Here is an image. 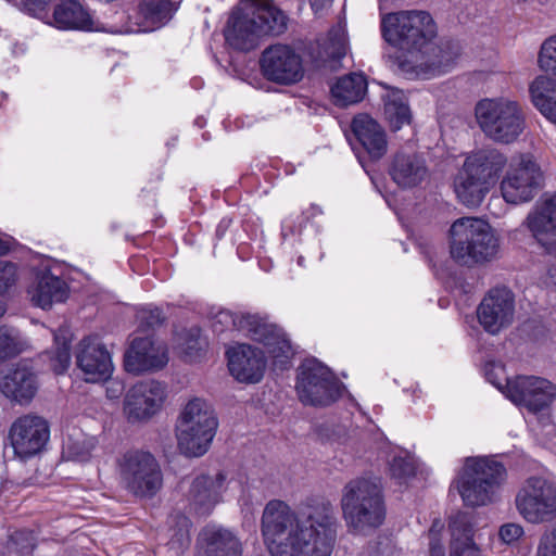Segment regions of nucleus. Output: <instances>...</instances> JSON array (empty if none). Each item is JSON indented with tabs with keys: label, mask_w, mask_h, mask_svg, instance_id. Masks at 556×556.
Masks as SVG:
<instances>
[{
	"label": "nucleus",
	"mask_w": 556,
	"mask_h": 556,
	"mask_svg": "<svg viewBox=\"0 0 556 556\" xmlns=\"http://www.w3.org/2000/svg\"><path fill=\"white\" fill-rule=\"evenodd\" d=\"M338 528L329 502L298 514L287 503L273 500L262 516V534L271 556H330Z\"/></svg>",
	"instance_id": "nucleus-1"
},
{
	"label": "nucleus",
	"mask_w": 556,
	"mask_h": 556,
	"mask_svg": "<svg viewBox=\"0 0 556 556\" xmlns=\"http://www.w3.org/2000/svg\"><path fill=\"white\" fill-rule=\"evenodd\" d=\"M288 16L273 0H241L231 11L224 36L235 50H254L263 37L279 36L288 28Z\"/></svg>",
	"instance_id": "nucleus-2"
},
{
	"label": "nucleus",
	"mask_w": 556,
	"mask_h": 556,
	"mask_svg": "<svg viewBox=\"0 0 556 556\" xmlns=\"http://www.w3.org/2000/svg\"><path fill=\"white\" fill-rule=\"evenodd\" d=\"M506 165V155L495 148L469 154L453 179L457 200L469 208L480 206Z\"/></svg>",
	"instance_id": "nucleus-3"
},
{
	"label": "nucleus",
	"mask_w": 556,
	"mask_h": 556,
	"mask_svg": "<svg viewBox=\"0 0 556 556\" xmlns=\"http://www.w3.org/2000/svg\"><path fill=\"white\" fill-rule=\"evenodd\" d=\"M500 241L489 223L477 217L456 219L450 228V254L452 260L466 267L493 261L498 253Z\"/></svg>",
	"instance_id": "nucleus-4"
},
{
	"label": "nucleus",
	"mask_w": 556,
	"mask_h": 556,
	"mask_svg": "<svg viewBox=\"0 0 556 556\" xmlns=\"http://www.w3.org/2000/svg\"><path fill=\"white\" fill-rule=\"evenodd\" d=\"M341 508L348 527L355 532L381 526L386 505L380 481L356 478L348 482L342 490Z\"/></svg>",
	"instance_id": "nucleus-5"
},
{
	"label": "nucleus",
	"mask_w": 556,
	"mask_h": 556,
	"mask_svg": "<svg viewBox=\"0 0 556 556\" xmlns=\"http://www.w3.org/2000/svg\"><path fill=\"white\" fill-rule=\"evenodd\" d=\"M218 420L211 404L201 397L189 400L176 425L178 448L188 457L204 455L216 434Z\"/></svg>",
	"instance_id": "nucleus-6"
},
{
	"label": "nucleus",
	"mask_w": 556,
	"mask_h": 556,
	"mask_svg": "<svg viewBox=\"0 0 556 556\" xmlns=\"http://www.w3.org/2000/svg\"><path fill=\"white\" fill-rule=\"evenodd\" d=\"M475 115L485 137L497 143H513L526 129V114L522 105L505 97L478 101Z\"/></svg>",
	"instance_id": "nucleus-7"
},
{
	"label": "nucleus",
	"mask_w": 556,
	"mask_h": 556,
	"mask_svg": "<svg viewBox=\"0 0 556 556\" xmlns=\"http://www.w3.org/2000/svg\"><path fill=\"white\" fill-rule=\"evenodd\" d=\"M505 466L491 457L467 458L457 489L467 506L478 507L492 503L505 483Z\"/></svg>",
	"instance_id": "nucleus-8"
},
{
	"label": "nucleus",
	"mask_w": 556,
	"mask_h": 556,
	"mask_svg": "<svg viewBox=\"0 0 556 556\" xmlns=\"http://www.w3.org/2000/svg\"><path fill=\"white\" fill-rule=\"evenodd\" d=\"M382 37L409 53L422 52L437 36V25L426 11L389 13L381 21Z\"/></svg>",
	"instance_id": "nucleus-9"
},
{
	"label": "nucleus",
	"mask_w": 556,
	"mask_h": 556,
	"mask_svg": "<svg viewBox=\"0 0 556 556\" xmlns=\"http://www.w3.org/2000/svg\"><path fill=\"white\" fill-rule=\"evenodd\" d=\"M216 320L226 325L230 323L238 331L262 343L276 364L285 365L293 355L291 342L285 331L258 315L220 311Z\"/></svg>",
	"instance_id": "nucleus-10"
},
{
	"label": "nucleus",
	"mask_w": 556,
	"mask_h": 556,
	"mask_svg": "<svg viewBox=\"0 0 556 556\" xmlns=\"http://www.w3.org/2000/svg\"><path fill=\"white\" fill-rule=\"evenodd\" d=\"M118 469L126 490L137 497L151 498L163 485L161 466L150 452L127 451L118 459Z\"/></svg>",
	"instance_id": "nucleus-11"
},
{
	"label": "nucleus",
	"mask_w": 556,
	"mask_h": 556,
	"mask_svg": "<svg viewBox=\"0 0 556 556\" xmlns=\"http://www.w3.org/2000/svg\"><path fill=\"white\" fill-rule=\"evenodd\" d=\"M519 515L530 523H543L556 517V482L542 476L527 478L515 496Z\"/></svg>",
	"instance_id": "nucleus-12"
},
{
	"label": "nucleus",
	"mask_w": 556,
	"mask_h": 556,
	"mask_svg": "<svg viewBox=\"0 0 556 556\" xmlns=\"http://www.w3.org/2000/svg\"><path fill=\"white\" fill-rule=\"evenodd\" d=\"M295 389L305 405L328 406L340 396L338 380L329 368L316 359H306L301 364Z\"/></svg>",
	"instance_id": "nucleus-13"
},
{
	"label": "nucleus",
	"mask_w": 556,
	"mask_h": 556,
	"mask_svg": "<svg viewBox=\"0 0 556 556\" xmlns=\"http://www.w3.org/2000/svg\"><path fill=\"white\" fill-rule=\"evenodd\" d=\"M489 381L515 404L536 413L546 408L556 396V387L547 379L535 376H518L507 379L506 384L492 379V374L486 372Z\"/></svg>",
	"instance_id": "nucleus-14"
},
{
	"label": "nucleus",
	"mask_w": 556,
	"mask_h": 556,
	"mask_svg": "<svg viewBox=\"0 0 556 556\" xmlns=\"http://www.w3.org/2000/svg\"><path fill=\"white\" fill-rule=\"evenodd\" d=\"M260 66L263 76L280 86H291L304 77L302 55L291 46L275 43L267 47L261 55Z\"/></svg>",
	"instance_id": "nucleus-15"
},
{
	"label": "nucleus",
	"mask_w": 556,
	"mask_h": 556,
	"mask_svg": "<svg viewBox=\"0 0 556 556\" xmlns=\"http://www.w3.org/2000/svg\"><path fill=\"white\" fill-rule=\"evenodd\" d=\"M543 185V173L530 155H521L510 163L501 191L507 203L519 204L534 198Z\"/></svg>",
	"instance_id": "nucleus-16"
},
{
	"label": "nucleus",
	"mask_w": 556,
	"mask_h": 556,
	"mask_svg": "<svg viewBox=\"0 0 556 556\" xmlns=\"http://www.w3.org/2000/svg\"><path fill=\"white\" fill-rule=\"evenodd\" d=\"M8 438L14 455L27 460L45 450L50 439V427L45 418L26 414L12 422Z\"/></svg>",
	"instance_id": "nucleus-17"
},
{
	"label": "nucleus",
	"mask_w": 556,
	"mask_h": 556,
	"mask_svg": "<svg viewBox=\"0 0 556 556\" xmlns=\"http://www.w3.org/2000/svg\"><path fill=\"white\" fill-rule=\"evenodd\" d=\"M515 295L505 287L491 289L477 308L479 324L490 334H497L514 320Z\"/></svg>",
	"instance_id": "nucleus-18"
},
{
	"label": "nucleus",
	"mask_w": 556,
	"mask_h": 556,
	"mask_svg": "<svg viewBox=\"0 0 556 556\" xmlns=\"http://www.w3.org/2000/svg\"><path fill=\"white\" fill-rule=\"evenodd\" d=\"M165 400V389L155 380L136 383L126 394L124 413L130 422L146 421L155 415Z\"/></svg>",
	"instance_id": "nucleus-19"
},
{
	"label": "nucleus",
	"mask_w": 556,
	"mask_h": 556,
	"mask_svg": "<svg viewBox=\"0 0 556 556\" xmlns=\"http://www.w3.org/2000/svg\"><path fill=\"white\" fill-rule=\"evenodd\" d=\"M230 375L239 382L257 383L266 369L264 352L247 343H238L226 351Z\"/></svg>",
	"instance_id": "nucleus-20"
},
{
	"label": "nucleus",
	"mask_w": 556,
	"mask_h": 556,
	"mask_svg": "<svg viewBox=\"0 0 556 556\" xmlns=\"http://www.w3.org/2000/svg\"><path fill=\"white\" fill-rule=\"evenodd\" d=\"M526 223L544 251L556 257V194L542 197Z\"/></svg>",
	"instance_id": "nucleus-21"
},
{
	"label": "nucleus",
	"mask_w": 556,
	"mask_h": 556,
	"mask_svg": "<svg viewBox=\"0 0 556 556\" xmlns=\"http://www.w3.org/2000/svg\"><path fill=\"white\" fill-rule=\"evenodd\" d=\"M39 383L34 369L26 363L0 371V392L13 403L29 404L38 392Z\"/></svg>",
	"instance_id": "nucleus-22"
},
{
	"label": "nucleus",
	"mask_w": 556,
	"mask_h": 556,
	"mask_svg": "<svg viewBox=\"0 0 556 556\" xmlns=\"http://www.w3.org/2000/svg\"><path fill=\"white\" fill-rule=\"evenodd\" d=\"M168 362L167 349L150 338H136L125 353V369L131 374H142L162 369Z\"/></svg>",
	"instance_id": "nucleus-23"
},
{
	"label": "nucleus",
	"mask_w": 556,
	"mask_h": 556,
	"mask_svg": "<svg viewBox=\"0 0 556 556\" xmlns=\"http://www.w3.org/2000/svg\"><path fill=\"white\" fill-rule=\"evenodd\" d=\"M76 364L87 382L108 380L113 370L110 353L96 338H85L80 341Z\"/></svg>",
	"instance_id": "nucleus-24"
},
{
	"label": "nucleus",
	"mask_w": 556,
	"mask_h": 556,
	"mask_svg": "<svg viewBox=\"0 0 556 556\" xmlns=\"http://www.w3.org/2000/svg\"><path fill=\"white\" fill-rule=\"evenodd\" d=\"M389 174L401 188L419 186L429 175L426 160L416 152H397L392 159Z\"/></svg>",
	"instance_id": "nucleus-25"
},
{
	"label": "nucleus",
	"mask_w": 556,
	"mask_h": 556,
	"mask_svg": "<svg viewBox=\"0 0 556 556\" xmlns=\"http://www.w3.org/2000/svg\"><path fill=\"white\" fill-rule=\"evenodd\" d=\"M201 549L197 556H241L242 544L230 530L207 525L199 534Z\"/></svg>",
	"instance_id": "nucleus-26"
},
{
	"label": "nucleus",
	"mask_w": 556,
	"mask_h": 556,
	"mask_svg": "<svg viewBox=\"0 0 556 556\" xmlns=\"http://www.w3.org/2000/svg\"><path fill=\"white\" fill-rule=\"evenodd\" d=\"M225 481L226 476L223 472H218L214 478L202 475L193 480L189 502L195 514L206 516L213 510L220 501Z\"/></svg>",
	"instance_id": "nucleus-27"
},
{
	"label": "nucleus",
	"mask_w": 556,
	"mask_h": 556,
	"mask_svg": "<svg viewBox=\"0 0 556 556\" xmlns=\"http://www.w3.org/2000/svg\"><path fill=\"white\" fill-rule=\"evenodd\" d=\"M54 25L59 29H77V30H110L97 21L77 0H60L53 12Z\"/></svg>",
	"instance_id": "nucleus-28"
},
{
	"label": "nucleus",
	"mask_w": 556,
	"mask_h": 556,
	"mask_svg": "<svg viewBox=\"0 0 556 556\" xmlns=\"http://www.w3.org/2000/svg\"><path fill=\"white\" fill-rule=\"evenodd\" d=\"M352 131L371 160H380L388 150L383 128L369 115L359 114L352 121Z\"/></svg>",
	"instance_id": "nucleus-29"
},
{
	"label": "nucleus",
	"mask_w": 556,
	"mask_h": 556,
	"mask_svg": "<svg viewBox=\"0 0 556 556\" xmlns=\"http://www.w3.org/2000/svg\"><path fill=\"white\" fill-rule=\"evenodd\" d=\"M34 305L42 309L50 308L53 303L64 302L68 296V287L66 282L43 271L37 276L36 283L28 290Z\"/></svg>",
	"instance_id": "nucleus-30"
},
{
	"label": "nucleus",
	"mask_w": 556,
	"mask_h": 556,
	"mask_svg": "<svg viewBox=\"0 0 556 556\" xmlns=\"http://www.w3.org/2000/svg\"><path fill=\"white\" fill-rule=\"evenodd\" d=\"M348 41L345 33L340 27H332L327 36L316 41V51L312 59L316 66L330 61H339L346 54Z\"/></svg>",
	"instance_id": "nucleus-31"
},
{
	"label": "nucleus",
	"mask_w": 556,
	"mask_h": 556,
	"mask_svg": "<svg viewBox=\"0 0 556 556\" xmlns=\"http://www.w3.org/2000/svg\"><path fill=\"white\" fill-rule=\"evenodd\" d=\"M533 105L551 122L556 124V80L539 76L530 85Z\"/></svg>",
	"instance_id": "nucleus-32"
},
{
	"label": "nucleus",
	"mask_w": 556,
	"mask_h": 556,
	"mask_svg": "<svg viewBox=\"0 0 556 556\" xmlns=\"http://www.w3.org/2000/svg\"><path fill=\"white\" fill-rule=\"evenodd\" d=\"M367 83L362 74L352 73L340 77L331 87V94L334 104L338 106H348L359 102L366 92Z\"/></svg>",
	"instance_id": "nucleus-33"
},
{
	"label": "nucleus",
	"mask_w": 556,
	"mask_h": 556,
	"mask_svg": "<svg viewBox=\"0 0 556 556\" xmlns=\"http://www.w3.org/2000/svg\"><path fill=\"white\" fill-rule=\"evenodd\" d=\"M55 351L50 358V366L56 375L66 371L71 364L72 334L67 327L61 326L53 332Z\"/></svg>",
	"instance_id": "nucleus-34"
},
{
	"label": "nucleus",
	"mask_w": 556,
	"mask_h": 556,
	"mask_svg": "<svg viewBox=\"0 0 556 556\" xmlns=\"http://www.w3.org/2000/svg\"><path fill=\"white\" fill-rule=\"evenodd\" d=\"M386 118L393 131L412 122L410 109L402 94H392L384 104Z\"/></svg>",
	"instance_id": "nucleus-35"
},
{
	"label": "nucleus",
	"mask_w": 556,
	"mask_h": 556,
	"mask_svg": "<svg viewBox=\"0 0 556 556\" xmlns=\"http://www.w3.org/2000/svg\"><path fill=\"white\" fill-rule=\"evenodd\" d=\"M138 14L146 23L163 24L169 16V4L163 0H143L138 5Z\"/></svg>",
	"instance_id": "nucleus-36"
},
{
	"label": "nucleus",
	"mask_w": 556,
	"mask_h": 556,
	"mask_svg": "<svg viewBox=\"0 0 556 556\" xmlns=\"http://www.w3.org/2000/svg\"><path fill=\"white\" fill-rule=\"evenodd\" d=\"M191 526L192 523L187 517L178 516L176 518V528L168 541V546L176 556L181 555L189 547Z\"/></svg>",
	"instance_id": "nucleus-37"
},
{
	"label": "nucleus",
	"mask_w": 556,
	"mask_h": 556,
	"mask_svg": "<svg viewBox=\"0 0 556 556\" xmlns=\"http://www.w3.org/2000/svg\"><path fill=\"white\" fill-rule=\"evenodd\" d=\"M22 342L15 329L0 327V364L17 356L22 352Z\"/></svg>",
	"instance_id": "nucleus-38"
},
{
	"label": "nucleus",
	"mask_w": 556,
	"mask_h": 556,
	"mask_svg": "<svg viewBox=\"0 0 556 556\" xmlns=\"http://www.w3.org/2000/svg\"><path fill=\"white\" fill-rule=\"evenodd\" d=\"M452 540L469 541L473 536V525L469 514L457 513L448 523Z\"/></svg>",
	"instance_id": "nucleus-39"
},
{
	"label": "nucleus",
	"mask_w": 556,
	"mask_h": 556,
	"mask_svg": "<svg viewBox=\"0 0 556 556\" xmlns=\"http://www.w3.org/2000/svg\"><path fill=\"white\" fill-rule=\"evenodd\" d=\"M538 63L542 71L556 76V35L543 41L539 52Z\"/></svg>",
	"instance_id": "nucleus-40"
},
{
	"label": "nucleus",
	"mask_w": 556,
	"mask_h": 556,
	"mask_svg": "<svg viewBox=\"0 0 556 556\" xmlns=\"http://www.w3.org/2000/svg\"><path fill=\"white\" fill-rule=\"evenodd\" d=\"M96 447L94 438H84L83 440L70 441L65 447L67 457L75 462H87Z\"/></svg>",
	"instance_id": "nucleus-41"
},
{
	"label": "nucleus",
	"mask_w": 556,
	"mask_h": 556,
	"mask_svg": "<svg viewBox=\"0 0 556 556\" xmlns=\"http://www.w3.org/2000/svg\"><path fill=\"white\" fill-rule=\"evenodd\" d=\"M389 470L391 478L402 484L415 476L416 467L410 457L395 456L390 463Z\"/></svg>",
	"instance_id": "nucleus-42"
},
{
	"label": "nucleus",
	"mask_w": 556,
	"mask_h": 556,
	"mask_svg": "<svg viewBox=\"0 0 556 556\" xmlns=\"http://www.w3.org/2000/svg\"><path fill=\"white\" fill-rule=\"evenodd\" d=\"M204 346L205 342L200 338L199 329L193 328L186 332L181 348L189 361H194L200 357Z\"/></svg>",
	"instance_id": "nucleus-43"
},
{
	"label": "nucleus",
	"mask_w": 556,
	"mask_h": 556,
	"mask_svg": "<svg viewBox=\"0 0 556 556\" xmlns=\"http://www.w3.org/2000/svg\"><path fill=\"white\" fill-rule=\"evenodd\" d=\"M10 541L16 552L23 555L30 554L36 546V538L33 531L27 529L15 530L10 535Z\"/></svg>",
	"instance_id": "nucleus-44"
},
{
	"label": "nucleus",
	"mask_w": 556,
	"mask_h": 556,
	"mask_svg": "<svg viewBox=\"0 0 556 556\" xmlns=\"http://www.w3.org/2000/svg\"><path fill=\"white\" fill-rule=\"evenodd\" d=\"M137 316L139 320V327L142 330H149L160 327L165 320L162 311L157 307L142 308L138 312Z\"/></svg>",
	"instance_id": "nucleus-45"
},
{
	"label": "nucleus",
	"mask_w": 556,
	"mask_h": 556,
	"mask_svg": "<svg viewBox=\"0 0 556 556\" xmlns=\"http://www.w3.org/2000/svg\"><path fill=\"white\" fill-rule=\"evenodd\" d=\"M17 267L14 263L0 261V294L9 291L17 281Z\"/></svg>",
	"instance_id": "nucleus-46"
},
{
	"label": "nucleus",
	"mask_w": 556,
	"mask_h": 556,
	"mask_svg": "<svg viewBox=\"0 0 556 556\" xmlns=\"http://www.w3.org/2000/svg\"><path fill=\"white\" fill-rule=\"evenodd\" d=\"M450 556H481V552L473 540H452L450 544Z\"/></svg>",
	"instance_id": "nucleus-47"
},
{
	"label": "nucleus",
	"mask_w": 556,
	"mask_h": 556,
	"mask_svg": "<svg viewBox=\"0 0 556 556\" xmlns=\"http://www.w3.org/2000/svg\"><path fill=\"white\" fill-rule=\"evenodd\" d=\"M536 556H556V529L545 532L538 544Z\"/></svg>",
	"instance_id": "nucleus-48"
},
{
	"label": "nucleus",
	"mask_w": 556,
	"mask_h": 556,
	"mask_svg": "<svg viewBox=\"0 0 556 556\" xmlns=\"http://www.w3.org/2000/svg\"><path fill=\"white\" fill-rule=\"evenodd\" d=\"M525 531L522 526L515 522H509L501 526L498 530L500 539L506 543L511 544L517 542L522 535Z\"/></svg>",
	"instance_id": "nucleus-49"
},
{
	"label": "nucleus",
	"mask_w": 556,
	"mask_h": 556,
	"mask_svg": "<svg viewBox=\"0 0 556 556\" xmlns=\"http://www.w3.org/2000/svg\"><path fill=\"white\" fill-rule=\"evenodd\" d=\"M52 0H24V9L31 15L42 13Z\"/></svg>",
	"instance_id": "nucleus-50"
},
{
	"label": "nucleus",
	"mask_w": 556,
	"mask_h": 556,
	"mask_svg": "<svg viewBox=\"0 0 556 556\" xmlns=\"http://www.w3.org/2000/svg\"><path fill=\"white\" fill-rule=\"evenodd\" d=\"M124 392V383L116 379H111L106 381V395L108 397L114 400L118 399Z\"/></svg>",
	"instance_id": "nucleus-51"
},
{
	"label": "nucleus",
	"mask_w": 556,
	"mask_h": 556,
	"mask_svg": "<svg viewBox=\"0 0 556 556\" xmlns=\"http://www.w3.org/2000/svg\"><path fill=\"white\" fill-rule=\"evenodd\" d=\"M333 0H309V4L315 14L321 13L331 5Z\"/></svg>",
	"instance_id": "nucleus-52"
},
{
	"label": "nucleus",
	"mask_w": 556,
	"mask_h": 556,
	"mask_svg": "<svg viewBox=\"0 0 556 556\" xmlns=\"http://www.w3.org/2000/svg\"><path fill=\"white\" fill-rule=\"evenodd\" d=\"M429 553L430 556H445L444 547L438 539H431Z\"/></svg>",
	"instance_id": "nucleus-53"
},
{
	"label": "nucleus",
	"mask_w": 556,
	"mask_h": 556,
	"mask_svg": "<svg viewBox=\"0 0 556 556\" xmlns=\"http://www.w3.org/2000/svg\"><path fill=\"white\" fill-rule=\"evenodd\" d=\"M439 526L442 527L441 522L439 520H435L431 529L429 530V535L431 536V539H435V528H438Z\"/></svg>",
	"instance_id": "nucleus-54"
},
{
	"label": "nucleus",
	"mask_w": 556,
	"mask_h": 556,
	"mask_svg": "<svg viewBox=\"0 0 556 556\" xmlns=\"http://www.w3.org/2000/svg\"><path fill=\"white\" fill-rule=\"evenodd\" d=\"M8 251V247L4 244V242L0 239V255L5 254Z\"/></svg>",
	"instance_id": "nucleus-55"
},
{
	"label": "nucleus",
	"mask_w": 556,
	"mask_h": 556,
	"mask_svg": "<svg viewBox=\"0 0 556 556\" xmlns=\"http://www.w3.org/2000/svg\"><path fill=\"white\" fill-rule=\"evenodd\" d=\"M5 313V306L4 304L0 301V317Z\"/></svg>",
	"instance_id": "nucleus-56"
}]
</instances>
